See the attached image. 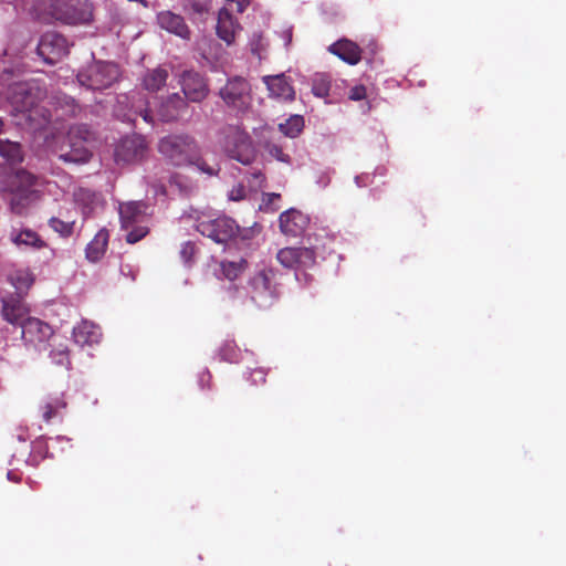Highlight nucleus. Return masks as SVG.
Masks as SVG:
<instances>
[{"label": "nucleus", "mask_w": 566, "mask_h": 566, "mask_svg": "<svg viewBox=\"0 0 566 566\" xmlns=\"http://www.w3.org/2000/svg\"><path fill=\"white\" fill-rule=\"evenodd\" d=\"M168 71L163 67L148 70L143 76V87L151 93L158 92L166 85Z\"/></svg>", "instance_id": "nucleus-29"}, {"label": "nucleus", "mask_w": 566, "mask_h": 566, "mask_svg": "<svg viewBox=\"0 0 566 566\" xmlns=\"http://www.w3.org/2000/svg\"><path fill=\"white\" fill-rule=\"evenodd\" d=\"M279 222L282 233L287 237L296 238L304 232L308 219L301 211L291 209L281 213Z\"/></svg>", "instance_id": "nucleus-19"}, {"label": "nucleus", "mask_w": 566, "mask_h": 566, "mask_svg": "<svg viewBox=\"0 0 566 566\" xmlns=\"http://www.w3.org/2000/svg\"><path fill=\"white\" fill-rule=\"evenodd\" d=\"M70 45L66 38L57 32L44 33L38 43V55L50 65L60 62L69 54Z\"/></svg>", "instance_id": "nucleus-12"}, {"label": "nucleus", "mask_w": 566, "mask_h": 566, "mask_svg": "<svg viewBox=\"0 0 566 566\" xmlns=\"http://www.w3.org/2000/svg\"><path fill=\"white\" fill-rule=\"evenodd\" d=\"M66 408V401L63 396L50 397L41 406L42 418L45 422L57 417L60 412Z\"/></svg>", "instance_id": "nucleus-32"}, {"label": "nucleus", "mask_w": 566, "mask_h": 566, "mask_svg": "<svg viewBox=\"0 0 566 566\" xmlns=\"http://www.w3.org/2000/svg\"><path fill=\"white\" fill-rule=\"evenodd\" d=\"M49 227L62 238H70L74 232L75 220H62L57 217H52L48 221Z\"/></svg>", "instance_id": "nucleus-35"}, {"label": "nucleus", "mask_w": 566, "mask_h": 566, "mask_svg": "<svg viewBox=\"0 0 566 566\" xmlns=\"http://www.w3.org/2000/svg\"><path fill=\"white\" fill-rule=\"evenodd\" d=\"M254 176H255L256 178H259V177H262V174H261V172H259V174H255Z\"/></svg>", "instance_id": "nucleus-53"}, {"label": "nucleus", "mask_w": 566, "mask_h": 566, "mask_svg": "<svg viewBox=\"0 0 566 566\" xmlns=\"http://www.w3.org/2000/svg\"><path fill=\"white\" fill-rule=\"evenodd\" d=\"M250 380L252 385L259 386L265 384L266 371L263 368H254L250 374Z\"/></svg>", "instance_id": "nucleus-44"}, {"label": "nucleus", "mask_w": 566, "mask_h": 566, "mask_svg": "<svg viewBox=\"0 0 566 566\" xmlns=\"http://www.w3.org/2000/svg\"><path fill=\"white\" fill-rule=\"evenodd\" d=\"M366 97V87L363 85H357L350 88L349 98L353 101H361Z\"/></svg>", "instance_id": "nucleus-45"}, {"label": "nucleus", "mask_w": 566, "mask_h": 566, "mask_svg": "<svg viewBox=\"0 0 566 566\" xmlns=\"http://www.w3.org/2000/svg\"><path fill=\"white\" fill-rule=\"evenodd\" d=\"M188 165L196 166L202 174H206L209 177L218 176L220 171V166L218 163L210 165L200 156V147H198L196 158L190 160Z\"/></svg>", "instance_id": "nucleus-38"}, {"label": "nucleus", "mask_w": 566, "mask_h": 566, "mask_svg": "<svg viewBox=\"0 0 566 566\" xmlns=\"http://www.w3.org/2000/svg\"><path fill=\"white\" fill-rule=\"evenodd\" d=\"M146 205L142 201H130L119 205V218L122 228L129 230L130 227L143 221Z\"/></svg>", "instance_id": "nucleus-26"}, {"label": "nucleus", "mask_w": 566, "mask_h": 566, "mask_svg": "<svg viewBox=\"0 0 566 566\" xmlns=\"http://www.w3.org/2000/svg\"><path fill=\"white\" fill-rule=\"evenodd\" d=\"M367 49L369 50L371 55H375L378 52V44L376 41H370L367 45Z\"/></svg>", "instance_id": "nucleus-48"}, {"label": "nucleus", "mask_w": 566, "mask_h": 566, "mask_svg": "<svg viewBox=\"0 0 566 566\" xmlns=\"http://www.w3.org/2000/svg\"><path fill=\"white\" fill-rule=\"evenodd\" d=\"M123 103L130 105L128 112L123 115L125 120L135 123L138 117H142L147 124L155 123L153 112L148 107L149 103L140 92H134L130 95L123 96V101L119 99L118 104Z\"/></svg>", "instance_id": "nucleus-17"}, {"label": "nucleus", "mask_w": 566, "mask_h": 566, "mask_svg": "<svg viewBox=\"0 0 566 566\" xmlns=\"http://www.w3.org/2000/svg\"><path fill=\"white\" fill-rule=\"evenodd\" d=\"M187 108V101L178 93H174L160 104L156 114L161 122H172L185 114Z\"/></svg>", "instance_id": "nucleus-20"}, {"label": "nucleus", "mask_w": 566, "mask_h": 566, "mask_svg": "<svg viewBox=\"0 0 566 566\" xmlns=\"http://www.w3.org/2000/svg\"><path fill=\"white\" fill-rule=\"evenodd\" d=\"M198 252L197 245L192 241H187L181 245L180 249V258L184 263L187 265H191L195 261V256Z\"/></svg>", "instance_id": "nucleus-41"}, {"label": "nucleus", "mask_w": 566, "mask_h": 566, "mask_svg": "<svg viewBox=\"0 0 566 566\" xmlns=\"http://www.w3.org/2000/svg\"><path fill=\"white\" fill-rule=\"evenodd\" d=\"M219 96L228 107L245 112L252 102V90L247 78L233 76L219 91Z\"/></svg>", "instance_id": "nucleus-11"}, {"label": "nucleus", "mask_w": 566, "mask_h": 566, "mask_svg": "<svg viewBox=\"0 0 566 566\" xmlns=\"http://www.w3.org/2000/svg\"><path fill=\"white\" fill-rule=\"evenodd\" d=\"M80 112H81V106L75 102V99L73 97H70L66 95L56 97L55 119L54 120L51 119V123L46 126V129L52 128V132L59 130L60 129L59 122L61 119L75 117L80 114Z\"/></svg>", "instance_id": "nucleus-25"}, {"label": "nucleus", "mask_w": 566, "mask_h": 566, "mask_svg": "<svg viewBox=\"0 0 566 566\" xmlns=\"http://www.w3.org/2000/svg\"><path fill=\"white\" fill-rule=\"evenodd\" d=\"M268 196L271 197L272 199H280L279 193H269Z\"/></svg>", "instance_id": "nucleus-52"}, {"label": "nucleus", "mask_w": 566, "mask_h": 566, "mask_svg": "<svg viewBox=\"0 0 566 566\" xmlns=\"http://www.w3.org/2000/svg\"><path fill=\"white\" fill-rule=\"evenodd\" d=\"M119 77V67L113 62L97 61L77 74L82 86L90 90H105L111 87Z\"/></svg>", "instance_id": "nucleus-6"}, {"label": "nucleus", "mask_w": 566, "mask_h": 566, "mask_svg": "<svg viewBox=\"0 0 566 566\" xmlns=\"http://www.w3.org/2000/svg\"><path fill=\"white\" fill-rule=\"evenodd\" d=\"M0 156L9 164H19L23 160L22 147L18 142L0 139Z\"/></svg>", "instance_id": "nucleus-31"}, {"label": "nucleus", "mask_w": 566, "mask_h": 566, "mask_svg": "<svg viewBox=\"0 0 566 566\" xmlns=\"http://www.w3.org/2000/svg\"><path fill=\"white\" fill-rule=\"evenodd\" d=\"M170 185L177 186L181 191H187L188 186L184 185V177L179 174H175L170 177Z\"/></svg>", "instance_id": "nucleus-47"}, {"label": "nucleus", "mask_w": 566, "mask_h": 566, "mask_svg": "<svg viewBox=\"0 0 566 566\" xmlns=\"http://www.w3.org/2000/svg\"><path fill=\"white\" fill-rule=\"evenodd\" d=\"M180 85L184 98L191 103H200L209 94L207 80L195 71H185L180 76Z\"/></svg>", "instance_id": "nucleus-15"}, {"label": "nucleus", "mask_w": 566, "mask_h": 566, "mask_svg": "<svg viewBox=\"0 0 566 566\" xmlns=\"http://www.w3.org/2000/svg\"><path fill=\"white\" fill-rule=\"evenodd\" d=\"M327 51L349 65H356L361 61L363 50L356 42L346 38L332 43Z\"/></svg>", "instance_id": "nucleus-18"}, {"label": "nucleus", "mask_w": 566, "mask_h": 566, "mask_svg": "<svg viewBox=\"0 0 566 566\" xmlns=\"http://www.w3.org/2000/svg\"><path fill=\"white\" fill-rule=\"evenodd\" d=\"M277 271L265 268L258 271L250 280L252 300L260 307L269 306L280 295Z\"/></svg>", "instance_id": "nucleus-8"}, {"label": "nucleus", "mask_w": 566, "mask_h": 566, "mask_svg": "<svg viewBox=\"0 0 566 566\" xmlns=\"http://www.w3.org/2000/svg\"><path fill=\"white\" fill-rule=\"evenodd\" d=\"M304 128V118L301 115H292L279 125L280 132L290 138L297 137Z\"/></svg>", "instance_id": "nucleus-34"}, {"label": "nucleus", "mask_w": 566, "mask_h": 566, "mask_svg": "<svg viewBox=\"0 0 566 566\" xmlns=\"http://www.w3.org/2000/svg\"><path fill=\"white\" fill-rule=\"evenodd\" d=\"M36 178L23 170H17L7 176L1 190L11 195L10 207L17 214H23L27 208L39 198V192L33 189Z\"/></svg>", "instance_id": "nucleus-2"}, {"label": "nucleus", "mask_w": 566, "mask_h": 566, "mask_svg": "<svg viewBox=\"0 0 566 566\" xmlns=\"http://www.w3.org/2000/svg\"><path fill=\"white\" fill-rule=\"evenodd\" d=\"M147 153V144L139 135L126 136L120 139L115 148V161L117 164H135L143 160Z\"/></svg>", "instance_id": "nucleus-14"}, {"label": "nucleus", "mask_w": 566, "mask_h": 566, "mask_svg": "<svg viewBox=\"0 0 566 566\" xmlns=\"http://www.w3.org/2000/svg\"><path fill=\"white\" fill-rule=\"evenodd\" d=\"M129 229L130 230L126 234V242L130 243V244H134V243L140 241L149 232L147 227L139 226L138 223L133 226V227H130Z\"/></svg>", "instance_id": "nucleus-42"}, {"label": "nucleus", "mask_w": 566, "mask_h": 566, "mask_svg": "<svg viewBox=\"0 0 566 566\" xmlns=\"http://www.w3.org/2000/svg\"><path fill=\"white\" fill-rule=\"evenodd\" d=\"M263 82L272 97L283 101H293L295 98L294 88L284 74L264 76Z\"/></svg>", "instance_id": "nucleus-21"}, {"label": "nucleus", "mask_w": 566, "mask_h": 566, "mask_svg": "<svg viewBox=\"0 0 566 566\" xmlns=\"http://www.w3.org/2000/svg\"><path fill=\"white\" fill-rule=\"evenodd\" d=\"M220 357L228 363H238L240 357V349L233 340H227L220 348Z\"/></svg>", "instance_id": "nucleus-39"}, {"label": "nucleus", "mask_w": 566, "mask_h": 566, "mask_svg": "<svg viewBox=\"0 0 566 566\" xmlns=\"http://www.w3.org/2000/svg\"><path fill=\"white\" fill-rule=\"evenodd\" d=\"M20 328L21 338L25 345H32L34 347L44 344L53 335V329L48 323L32 317L31 315L24 321Z\"/></svg>", "instance_id": "nucleus-16"}, {"label": "nucleus", "mask_w": 566, "mask_h": 566, "mask_svg": "<svg viewBox=\"0 0 566 566\" xmlns=\"http://www.w3.org/2000/svg\"><path fill=\"white\" fill-rule=\"evenodd\" d=\"M76 196H77V197H78V196H86L87 198H90V197H91V195H90V192H88V191H83V190H81V191H80V193H78V195H76Z\"/></svg>", "instance_id": "nucleus-51"}, {"label": "nucleus", "mask_w": 566, "mask_h": 566, "mask_svg": "<svg viewBox=\"0 0 566 566\" xmlns=\"http://www.w3.org/2000/svg\"><path fill=\"white\" fill-rule=\"evenodd\" d=\"M109 233L106 229H101L88 242L85 249V256L90 262L99 261L108 247Z\"/></svg>", "instance_id": "nucleus-28"}, {"label": "nucleus", "mask_w": 566, "mask_h": 566, "mask_svg": "<svg viewBox=\"0 0 566 566\" xmlns=\"http://www.w3.org/2000/svg\"><path fill=\"white\" fill-rule=\"evenodd\" d=\"M241 30L238 21L232 17L228 9L223 8L218 13L217 21V35L227 44H232L235 40V34Z\"/></svg>", "instance_id": "nucleus-24"}, {"label": "nucleus", "mask_w": 566, "mask_h": 566, "mask_svg": "<svg viewBox=\"0 0 566 566\" xmlns=\"http://www.w3.org/2000/svg\"><path fill=\"white\" fill-rule=\"evenodd\" d=\"M196 229L218 244H227L235 240L241 232L237 222L227 216L199 219Z\"/></svg>", "instance_id": "nucleus-7"}, {"label": "nucleus", "mask_w": 566, "mask_h": 566, "mask_svg": "<svg viewBox=\"0 0 566 566\" xmlns=\"http://www.w3.org/2000/svg\"><path fill=\"white\" fill-rule=\"evenodd\" d=\"M222 147L228 157L243 165H250L255 158L250 135L239 126H229L224 129Z\"/></svg>", "instance_id": "nucleus-5"}, {"label": "nucleus", "mask_w": 566, "mask_h": 566, "mask_svg": "<svg viewBox=\"0 0 566 566\" xmlns=\"http://www.w3.org/2000/svg\"><path fill=\"white\" fill-rule=\"evenodd\" d=\"M50 357L57 366H64L66 368L71 366L70 352L65 344L55 345L50 352Z\"/></svg>", "instance_id": "nucleus-37"}, {"label": "nucleus", "mask_w": 566, "mask_h": 566, "mask_svg": "<svg viewBox=\"0 0 566 566\" xmlns=\"http://www.w3.org/2000/svg\"><path fill=\"white\" fill-rule=\"evenodd\" d=\"M91 133L86 125H75L69 128L66 140L67 149L63 147L59 154V158L64 163L84 164L92 156L90 149L85 146Z\"/></svg>", "instance_id": "nucleus-9"}, {"label": "nucleus", "mask_w": 566, "mask_h": 566, "mask_svg": "<svg viewBox=\"0 0 566 566\" xmlns=\"http://www.w3.org/2000/svg\"><path fill=\"white\" fill-rule=\"evenodd\" d=\"M277 262L290 270L304 271L316 263V252L307 247H286L276 253Z\"/></svg>", "instance_id": "nucleus-13"}, {"label": "nucleus", "mask_w": 566, "mask_h": 566, "mask_svg": "<svg viewBox=\"0 0 566 566\" xmlns=\"http://www.w3.org/2000/svg\"><path fill=\"white\" fill-rule=\"evenodd\" d=\"M101 336L99 327L87 321H82L73 328V339L81 347L97 344Z\"/></svg>", "instance_id": "nucleus-27"}, {"label": "nucleus", "mask_w": 566, "mask_h": 566, "mask_svg": "<svg viewBox=\"0 0 566 566\" xmlns=\"http://www.w3.org/2000/svg\"><path fill=\"white\" fill-rule=\"evenodd\" d=\"M244 196H245V190L242 186L232 188L231 191L229 192V199L234 200V201H239V200L243 199Z\"/></svg>", "instance_id": "nucleus-46"}, {"label": "nucleus", "mask_w": 566, "mask_h": 566, "mask_svg": "<svg viewBox=\"0 0 566 566\" xmlns=\"http://www.w3.org/2000/svg\"><path fill=\"white\" fill-rule=\"evenodd\" d=\"M10 241L20 249L40 250L46 247V242L32 229H12Z\"/></svg>", "instance_id": "nucleus-23"}, {"label": "nucleus", "mask_w": 566, "mask_h": 566, "mask_svg": "<svg viewBox=\"0 0 566 566\" xmlns=\"http://www.w3.org/2000/svg\"><path fill=\"white\" fill-rule=\"evenodd\" d=\"M8 281L14 287L13 292H22L25 296L34 282V276L29 270H17L8 276Z\"/></svg>", "instance_id": "nucleus-30"}, {"label": "nucleus", "mask_w": 566, "mask_h": 566, "mask_svg": "<svg viewBox=\"0 0 566 566\" xmlns=\"http://www.w3.org/2000/svg\"><path fill=\"white\" fill-rule=\"evenodd\" d=\"M198 147L197 140L187 134L168 135L158 143V151L176 167L186 166L193 160Z\"/></svg>", "instance_id": "nucleus-4"}, {"label": "nucleus", "mask_w": 566, "mask_h": 566, "mask_svg": "<svg viewBox=\"0 0 566 566\" xmlns=\"http://www.w3.org/2000/svg\"><path fill=\"white\" fill-rule=\"evenodd\" d=\"M45 92L34 82H19L9 86L8 101L17 125L32 133L46 130L51 112L43 105Z\"/></svg>", "instance_id": "nucleus-1"}, {"label": "nucleus", "mask_w": 566, "mask_h": 566, "mask_svg": "<svg viewBox=\"0 0 566 566\" xmlns=\"http://www.w3.org/2000/svg\"><path fill=\"white\" fill-rule=\"evenodd\" d=\"M190 10L197 14L207 13L211 8V0H189Z\"/></svg>", "instance_id": "nucleus-43"}, {"label": "nucleus", "mask_w": 566, "mask_h": 566, "mask_svg": "<svg viewBox=\"0 0 566 566\" xmlns=\"http://www.w3.org/2000/svg\"><path fill=\"white\" fill-rule=\"evenodd\" d=\"M157 21L161 29L185 40L190 38L191 32L181 15L171 11H163L158 13Z\"/></svg>", "instance_id": "nucleus-22"}, {"label": "nucleus", "mask_w": 566, "mask_h": 566, "mask_svg": "<svg viewBox=\"0 0 566 566\" xmlns=\"http://www.w3.org/2000/svg\"><path fill=\"white\" fill-rule=\"evenodd\" d=\"M256 36H258V42H255V44H254V42L251 43V51L254 54H259V42H261V40H262L261 34H258Z\"/></svg>", "instance_id": "nucleus-50"}, {"label": "nucleus", "mask_w": 566, "mask_h": 566, "mask_svg": "<svg viewBox=\"0 0 566 566\" xmlns=\"http://www.w3.org/2000/svg\"><path fill=\"white\" fill-rule=\"evenodd\" d=\"M366 178H367V176H366V175L357 176V177L355 178V181H356L357 186H358V187H365V186H367Z\"/></svg>", "instance_id": "nucleus-49"}, {"label": "nucleus", "mask_w": 566, "mask_h": 566, "mask_svg": "<svg viewBox=\"0 0 566 566\" xmlns=\"http://www.w3.org/2000/svg\"><path fill=\"white\" fill-rule=\"evenodd\" d=\"M0 305L2 321L13 327H20L31 314L22 292L1 291Z\"/></svg>", "instance_id": "nucleus-10"}, {"label": "nucleus", "mask_w": 566, "mask_h": 566, "mask_svg": "<svg viewBox=\"0 0 566 566\" xmlns=\"http://www.w3.org/2000/svg\"><path fill=\"white\" fill-rule=\"evenodd\" d=\"M264 149L269 154V156L272 157L273 159L284 163V164L291 163L290 155H287L283 151V148L281 145H279L274 142H266L264 145Z\"/></svg>", "instance_id": "nucleus-40"}, {"label": "nucleus", "mask_w": 566, "mask_h": 566, "mask_svg": "<svg viewBox=\"0 0 566 566\" xmlns=\"http://www.w3.org/2000/svg\"><path fill=\"white\" fill-rule=\"evenodd\" d=\"M48 14L63 24H87L93 20V4L90 0H51Z\"/></svg>", "instance_id": "nucleus-3"}, {"label": "nucleus", "mask_w": 566, "mask_h": 566, "mask_svg": "<svg viewBox=\"0 0 566 566\" xmlns=\"http://www.w3.org/2000/svg\"><path fill=\"white\" fill-rule=\"evenodd\" d=\"M248 268L245 259L241 258L238 261H221L220 269L224 279L229 281L237 280Z\"/></svg>", "instance_id": "nucleus-33"}, {"label": "nucleus", "mask_w": 566, "mask_h": 566, "mask_svg": "<svg viewBox=\"0 0 566 566\" xmlns=\"http://www.w3.org/2000/svg\"><path fill=\"white\" fill-rule=\"evenodd\" d=\"M331 91V77L325 73L316 74L312 83V92L317 97H326Z\"/></svg>", "instance_id": "nucleus-36"}]
</instances>
